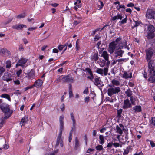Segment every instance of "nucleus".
I'll list each match as a JSON object with an SVG mask.
<instances>
[{
    "instance_id": "obj_1",
    "label": "nucleus",
    "mask_w": 155,
    "mask_h": 155,
    "mask_svg": "<svg viewBox=\"0 0 155 155\" xmlns=\"http://www.w3.org/2000/svg\"><path fill=\"white\" fill-rule=\"evenodd\" d=\"M108 87H109L107 90L108 95L112 97H115V96L118 94L121 91L120 88L118 87H116L113 85L109 84L107 88Z\"/></svg>"
},
{
    "instance_id": "obj_2",
    "label": "nucleus",
    "mask_w": 155,
    "mask_h": 155,
    "mask_svg": "<svg viewBox=\"0 0 155 155\" xmlns=\"http://www.w3.org/2000/svg\"><path fill=\"white\" fill-rule=\"evenodd\" d=\"M0 108L5 114V117L2 118V120H3V121L10 117L12 111L10 112L9 106L8 104L3 103L0 105Z\"/></svg>"
},
{
    "instance_id": "obj_3",
    "label": "nucleus",
    "mask_w": 155,
    "mask_h": 155,
    "mask_svg": "<svg viewBox=\"0 0 155 155\" xmlns=\"http://www.w3.org/2000/svg\"><path fill=\"white\" fill-rule=\"evenodd\" d=\"M145 51L146 53V59L147 61H148L151 59L153 54H154L155 48L152 46L150 48L145 50Z\"/></svg>"
},
{
    "instance_id": "obj_4",
    "label": "nucleus",
    "mask_w": 155,
    "mask_h": 155,
    "mask_svg": "<svg viewBox=\"0 0 155 155\" xmlns=\"http://www.w3.org/2000/svg\"><path fill=\"white\" fill-rule=\"evenodd\" d=\"M146 17V18L148 19L155 20V11L151 9H147Z\"/></svg>"
},
{
    "instance_id": "obj_5",
    "label": "nucleus",
    "mask_w": 155,
    "mask_h": 155,
    "mask_svg": "<svg viewBox=\"0 0 155 155\" xmlns=\"http://www.w3.org/2000/svg\"><path fill=\"white\" fill-rule=\"evenodd\" d=\"M64 116H61L59 117V121L60 123V132L58 136L61 137L62 134V132L64 129Z\"/></svg>"
},
{
    "instance_id": "obj_6",
    "label": "nucleus",
    "mask_w": 155,
    "mask_h": 155,
    "mask_svg": "<svg viewBox=\"0 0 155 155\" xmlns=\"http://www.w3.org/2000/svg\"><path fill=\"white\" fill-rule=\"evenodd\" d=\"M117 45L114 41H113L109 44V51L110 54H112L114 52Z\"/></svg>"
},
{
    "instance_id": "obj_7",
    "label": "nucleus",
    "mask_w": 155,
    "mask_h": 155,
    "mask_svg": "<svg viewBox=\"0 0 155 155\" xmlns=\"http://www.w3.org/2000/svg\"><path fill=\"white\" fill-rule=\"evenodd\" d=\"M27 60L25 58H21L19 59L16 64V67L17 68L18 66H22L24 68V65L27 62Z\"/></svg>"
},
{
    "instance_id": "obj_8",
    "label": "nucleus",
    "mask_w": 155,
    "mask_h": 155,
    "mask_svg": "<svg viewBox=\"0 0 155 155\" xmlns=\"http://www.w3.org/2000/svg\"><path fill=\"white\" fill-rule=\"evenodd\" d=\"M11 77L12 75L10 73L6 72L4 73L2 78L4 81H6L7 82H8L12 80V79L11 78Z\"/></svg>"
},
{
    "instance_id": "obj_9",
    "label": "nucleus",
    "mask_w": 155,
    "mask_h": 155,
    "mask_svg": "<svg viewBox=\"0 0 155 155\" xmlns=\"http://www.w3.org/2000/svg\"><path fill=\"white\" fill-rule=\"evenodd\" d=\"M131 104L130 103V100L128 99H127L124 100V104L123 106V109H127L131 108Z\"/></svg>"
},
{
    "instance_id": "obj_10",
    "label": "nucleus",
    "mask_w": 155,
    "mask_h": 155,
    "mask_svg": "<svg viewBox=\"0 0 155 155\" xmlns=\"http://www.w3.org/2000/svg\"><path fill=\"white\" fill-rule=\"evenodd\" d=\"M70 116L71 119L73 122V128H72V130L70 131L69 133V135H72L74 129H75V127L76 125V121L74 118V114L73 113H71Z\"/></svg>"
},
{
    "instance_id": "obj_11",
    "label": "nucleus",
    "mask_w": 155,
    "mask_h": 155,
    "mask_svg": "<svg viewBox=\"0 0 155 155\" xmlns=\"http://www.w3.org/2000/svg\"><path fill=\"white\" fill-rule=\"evenodd\" d=\"M26 26L24 24H18L13 26L12 28L13 29L17 30H21L23 28H26Z\"/></svg>"
},
{
    "instance_id": "obj_12",
    "label": "nucleus",
    "mask_w": 155,
    "mask_h": 155,
    "mask_svg": "<svg viewBox=\"0 0 155 155\" xmlns=\"http://www.w3.org/2000/svg\"><path fill=\"white\" fill-rule=\"evenodd\" d=\"M74 78H70L68 75L63 77L61 79V81L63 82H73Z\"/></svg>"
},
{
    "instance_id": "obj_13",
    "label": "nucleus",
    "mask_w": 155,
    "mask_h": 155,
    "mask_svg": "<svg viewBox=\"0 0 155 155\" xmlns=\"http://www.w3.org/2000/svg\"><path fill=\"white\" fill-rule=\"evenodd\" d=\"M91 81L94 83V84L97 86H98V85L101 84V80L100 79V78L97 76L94 77L92 81Z\"/></svg>"
},
{
    "instance_id": "obj_14",
    "label": "nucleus",
    "mask_w": 155,
    "mask_h": 155,
    "mask_svg": "<svg viewBox=\"0 0 155 155\" xmlns=\"http://www.w3.org/2000/svg\"><path fill=\"white\" fill-rule=\"evenodd\" d=\"M35 76V71L31 69L30 71L27 72L26 77H27L28 79H30L34 78Z\"/></svg>"
},
{
    "instance_id": "obj_15",
    "label": "nucleus",
    "mask_w": 155,
    "mask_h": 155,
    "mask_svg": "<svg viewBox=\"0 0 155 155\" xmlns=\"http://www.w3.org/2000/svg\"><path fill=\"white\" fill-rule=\"evenodd\" d=\"M42 83L43 81L41 80L38 79L35 81L33 86V87H35L37 88H39L42 85Z\"/></svg>"
},
{
    "instance_id": "obj_16",
    "label": "nucleus",
    "mask_w": 155,
    "mask_h": 155,
    "mask_svg": "<svg viewBox=\"0 0 155 155\" xmlns=\"http://www.w3.org/2000/svg\"><path fill=\"white\" fill-rule=\"evenodd\" d=\"M148 67L151 68H155V59L150 60L149 61Z\"/></svg>"
},
{
    "instance_id": "obj_17",
    "label": "nucleus",
    "mask_w": 155,
    "mask_h": 155,
    "mask_svg": "<svg viewBox=\"0 0 155 155\" xmlns=\"http://www.w3.org/2000/svg\"><path fill=\"white\" fill-rule=\"evenodd\" d=\"M124 52V51L123 50H122L121 49L119 50H118L115 52L114 53V56L115 57H117L118 56L122 57Z\"/></svg>"
},
{
    "instance_id": "obj_18",
    "label": "nucleus",
    "mask_w": 155,
    "mask_h": 155,
    "mask_svg": "<svg viewBox=\"0 0 155 155\" xmlns=\"http://www.w3.org/2000/svg\"><path fill=\"white\" fill-rule=\"evenodd\" d=\"M101 57H103L105 60H108L109 59V54L106 51H104L101 54Z\"/></svg>"
},
{
    "instance_id": "obj_19",
    "label": "nucleus",
    "mask_w": 155,
    "mask_h": 155,
    "mask_svg": "<svg viewBox=\"0 0 155 155\" xmlns=\"http://www.w3.org/2000/svg\"><path fill=\"white\" fill-rule=\"evenodd\" d=\"M28 120V117L26 116H25L21 119L20 124H22V126L25 125L26 123H27Z\"/></svg>"
},
{
    "instance_id": "obj_20",
    "label": "nucleus",
    "mask_w": 155,
    "mask_h": 155,
    "mask_svg": "<svg viewBox=\"0 0 155 155\" xmlns=\"http://www.w3.org/2000/svg\"><path fill=\"white\" fill-rule=\"evenodd\" d=\"M81 1H77L74 2V4L76 5L74 7V9L76 11H77L78 8H81L82 5V4H81Z\"/></svg>"
},
{
    "instance_id": "obj_21",
    "label": "nucleus",
    "mask_w": 155,
    "mask_h": 155,
    "mask_svg": "<svg viewBox=\"0 0 155 155\" xmlns=\"http://www.w3.org/2000/svg\"><path fill=\"white\" fill-rule=\"evenodd\" d=\"M127 45V43L126 41L123 42L120 41L118 43L117 47L120 49H121Z\"/></svg>"
},
{
    "instance_id": "obj_22",
    "label": "nucleus",
    "mask_w": 155,
    "mask_h": 155,
    "mask_svg": "<svg viewBox=\"0 0 155 155\" xmlns=\"http://www.w3.org/2000/svg\"><path fill=\"white\" fill-rule=\"evenodd\" d=\"M98 54L97 52L96 53H94L91 56V59L95 61H97L99 59Z\"/></svg>"
},
{
    "instance_id": "obj_23",
    "label": "nucleus",
    "mask_w": 155,
    "mask_h": 155,
    "mask_svg": "<svg viewBox=\"0 0 155 155\" xmlns=\"http://www.w3.org/2000/svg\"><path fill=\"white\" fill-rule=\"evenodd\" d=\"M150 76H155V68L148 67Z\"/></svg>"
},
{
    "instance_id": "obj_24",
    "label": "nucleus",
    "mask_w": 155,
    "mask_h": 155,
    "mask_svg": "<svg viewBox=\"0 0 155 155\" xmlns=\"http://www.w3.org/2000/svg\"><path fill=\"white\" fill-rule=\"evenodd\" d=\"M125 8V6L123 4L120 5L116 6L117 9L120 12H124Z\"/></svg>"
},
{
    "instance_id": "obj_25",
    "label": "nucleus",
    "mask_w": 155,
    "mask_h": 155,
    "mask_svg": "<svg viewBox=\"0 0 155 155\" xmlns=\"http://www.w3.org/2000/svg\"><path fill=\"white\" fill-rule=\"evenodd\" d=\"M123 78L125 79L131 78L132 77L131 73H127V72H125L123 74Z\"/></svg>"
},
{
    "instance_id": "obj_26",
    "label": "nucleus",
    "mask_w": 155,
    "mask_h": 155,
    "mask_svg": "<svg viewBox=\"0 0 155 155\" xmlns=\"http://www.w3.org/2000/svg\"><path fill=\"white\" fill-rule=\"evenodd\" d=\"M155 37V34L154 33L147 32V38L150 40L149 41L152 40Z\"/></svg>"
},
{
    "instance_id": "obj_27",
    "label": "nucleus",
    "mask_w": 155,
    "mask_h": 155,
    "mask_svg": "<svg viewBox=\"0 0 155 155\" xmlns=\"http://www.w3.org/2000/svg\"><path fill=\"white\" fill-rule=\"evenodd\" d=\"M125 94L128 97H132V95H133L132 92L130 88L127 89L125 91Z\"/></svg>"
},
{
    "instance_id": "obj_28",
    "label": "nucleus",
    "mask_w": 155,
    "mask_h": 155,
    "mask_svg": "<svg viewBox=\"0 0 155 155\" xmlns=\"http://www.w3.org/2000/svg\"><path fill=\"white\" fill-rule=\"evenodd\" d=\"M149 32H148L154 33L155 31V28L152 25L150 24L149 25L148 27Z\"/></svg>"
},
{
    "instance_id": "obj_29",
    "label": "nucleus",
    "mask_w": 155,
    "mask_h": 155,
    "mask_svg": "<svg viewBox=\"0 0 155 155\" xmlns=\"http://www.w3.org/2000/svg\"><path fill=\"white\" fill-rule=\"evenodd\" d=\"M9 52L6 49L2 48L0 49V54L1 55H6V53H8Z\"/></svg>"
},
{
    "instance_id": "obj_30",
    "label": "nucleus",
    "mask_w": 155,
    "mask_h": 155,
    "mask_svg": "<svg viewBox=\"0 0 155 155\" xmlns=\"http://www.w3.org/2000/svg\"><path fill=\"white\" fill-rule=\"evenodd\" d=\"M111 83L112 84H111V85H113L114 86H118L120 85V82L118 80L113 79L111 81Z\"/></svg>"
},
{
    "instance_id": "obj_31",
    "label": "nucleus",
    "mask_w": 155,
    "mask_h": 155,
    "mask_svg": "<svg viewBox=\"0 0 155 155\" xmlns=\"http://www.w3.org/2000/svg\"><path fill=\"white\" fill-rule=\"evenodd\" d=\"M75 149L76 150L80 146L79 142L77 137H76L75 138Z\"/></svg>"
},
{
    "instance_id": "obj_32",
    "label": "nucleus",
    "mask_w": 155,
    "mask_h": 155,
    "mask_svg": "<svg viewBox=\"0 0 155 155\" xmlns=\"http://www.w3.org/2000/svg\"><path fill=\"white\" fill-rule=\"evenodd\" d=\"M98 6L97 8L99 10L101 9L104 6L103 2L101 1H98V2L97 3Z\"/></svg>"
},
{
    "instance_id": "obj_33",
    "label": "nucleus",
    "mask_w": 155,
    "mask_h": 155,
    "mask_svg": "<svg viewBox=\"0 0 155 155\" xmlns=\"http://www.w3.org/2000/svg\"><path fill=\"white\" fill-rule=\"evenodd\" d=\"M133 22L135 23V24L134 26H132V29L136 27H137L138 26L140 25V24L141 23V22L138 21H133Z\"/></svg>"
},
{
    "instance_id": "obj_34",
    "label": "nucleus",
    "mask_w": 155,
    "mask_h": 155,
    "mask_svg": "<svg viewBox=\"0 0 155 155\" xmlns=\"http://www.w3.org/2000/svg\"><path fill=\"white\" fill-rule=\"evenodd\" d=\"M154 77H155V76H150V77L148 79V81L150 83H155V78Z\"/></svg>"
},
{
    "instance_id": "obj_35",
    "label": "nucleus",
    "mask_w": 155,
    "mask_h": 155,
    "mask_svg": "<svg viewBox=\"0 0 155 155\" xmlns=\"http://www.w3.org/2000/svg\"><path fill=\"white\" fill-rule=\"evenodd\" d=\"M1 96L2 98H4L7 99L10 101L11 100L10 96L7 94H3Z\"/></svg>"
},
{
    "instance_id": "obj_36",
    "label": "nucleus",
    "mask_w": 155,
    "mask_h": 155,
    "mask_svg": "<svg viewBox=\"0 0 155 155\" xmlns=\"http://www.w3.org/2000/svg\"><path fill=\"white\" fill-rule=\"evenodd\" d=\"M64 46H65V48L64 50L63 51V52L65 51L67 49V47L68 46L69 48H71L72 47V45L71 43H70L69 42H68L66 43Z\"/></svg>"
},
{
    "instance_id": "obj_37",
    "label": "nucleus",
    "mask_w": 155,
    "mask_h": 155,
    "mask_svg": "<svg viewBox=\"0 0 155 155\" xmlns=\"http://www.w3.org/2000/svg\"><path fill=\"white\" fill-rule=\"evenodd\" d=\"M134 108L136 112H139L141 111V108L140 106H136Z\"/></svg>"
},
{
    "instance_id": "obj_38",
    "label": "nucleus",
    "mask_w": 155,
    "mask_h": 155,
    "mask_svg": "<svg viewBox=\"0 0 155 155\" xmlns=\"http://www.w3.org/2000/svg\"><path fill=\"white\" fill-rule=\"evenodd\" d=\"M123 110L122 109H120L117 110V117L120 118L121 117V114L122 113Z\"/></svg>"
},
{
    "instance_id": "obj_39",
    "label": "nucleus",
    "mask_w": 155,
    "mask_h": 155,
    "mask_svg": "<svg viewBox=\"0 0 155 155\" xmlns=\"http://www.w3.org/2000/svg\"><path fill=\"white\" fill-rule=\"evenodd\" d=\"M99 137L100 140L99 142L100 144L102 145L103 144L104 142V136L102 135H100Z\"/></svg>"
},
{
    "instance_id": "obj_40",
    "label": "nucleus",
    "mask_w": 155,
    "mask_h": 155,
    "mask_svg": "<svg viewBox=\"0 0 155 155\" xmlns=\"http://www.w3.org/2000/svg\"><path fill=\"white\" fill-rule=\"evenodd\" d=\"M116 129L117 130V133L120 134V135H121L123 133V131L122 129L120 127H119L118 125L116 126Z\"/></svg>"
},
{
    "instance_id": "obj_41",
    "label": "nucleus",
    "mask_w": 155,
    "mask_h": 155,
    "mask_svg": "<svg viewBox=\"0 0 155 155\" xmlns=\"http://www.w3.org/2000/svg\"><path fill=\"white\" fill-rule=\"evenodd\" d=\"M6 67L7 68H10L11 67V62L10 60H7L6 61Z\"/></svg>"
},
{
    "instance_id": "obj_42",
    "label": "nucleus",
    "mask_w": 155,
    "mask_h": 155,
    "mask_svg": "<svg viewBox=\"0 0 155 155\" xmlns=\"http://www.w3.org/2000/svg\"><path fill=\"white\" fill-rule=\"evenodd\" d=\"M90 76H88L87 77V78L89 79L91 81H92L93 79H94V77L95 76H93L92 71H91L90 73H89Z\"/></svg>"
},
{
    "instance_id": "obj_43",
    "label": "nucleus",
    "mask_w": 155,
    "mask_h": 155,
    "mask_svg": "<svg viewBox=\"0 0 155 155\" xmlns=\"http://www.w3.org/2000/svg\"><path fill=\"white\" fill-rule=\"evenodd\" d=\"M96 149L97 150L101 151L103 149V146L101 145H98L95 147Z\"/></svg>"
},
{
    "instance_id": "obj_44",
    "label": "nucleus",
    "mask_w": 155,
    "mask_h": 155,
    "mask_svg": "<svg viewBox=\"0 0 155 155\" xmlns=\"http://www.w3.org/2000/svg\"><path fill=\"white\" fill-rule=\"evenodd\" d=\"M25 16V13H23L22 14H21L18 15H17L16 17L17 18L20 19L21 18H24Z\"/></svg>"
},
{
    "instance_id": "obj_45",
    "label": "nucleus",
    "mask_w": 155,
    "mask_h": 155,
    "mask_svg": "<svg viewBox=\"0 0 155 155\" xmlns=\"http://www.w3.org/2000/svg\"><path fill=\"white\" fill-rule=\"evenodd\" d=\"M75 48L77 51L79 50L80 48V46L79 45V39H78L76 43Z\"/></svg>"
},
{
    "instance_id": "obj_46",
    "label": "nucleus",
    "mask_w": 155,
    "mask_h": 155,
    "mask_svg": "<svg viewBox=\"0 0 155 155\" xmlns=\"http://www.w3.org/2000/svg\"><path fill=\"white\" fill-rule=\"evenodd\" d=\"M61 137L58 136L57 138L56 143V146H58L60 143L61 142Z\"/></svg>"
},
{
    "instance_id": "obj_47",
    "label": "nucleus",
    "mask_w": 155,
    "mask_h": 155,
    "mask_svg": "<svg viewBox=\"0 0 155 155\" xmlns=\"http://www.w3.org/2000/svg\"><path fill=\"white\" fill-rule=\"evenodd\" d=\"M150 44H151L152 46L153 47H155V38L153 39V40H151L150 41Z\"/></svg>"
},
{
    "instance_id": "obj_48",
    "label": "nucleus",
    "mask_w": 155,
    "mask_h": 155,
    "mask_svg": "<svg viewBox=\"0 0 155 155\" xmlns=\"http://www.w3.org/2000/svg\"><path fill=\"white\" fill-rule=\"evenodd\" d=\"M112 97L110 98L109 97H107L106 98L105 100L106 101H108L111 103H113L114 102L113 99L112 98Z\"/></svg>"
},
{
    "instance_id": "obj_49",
    "label": "nucleus",
    "mask_w": 155,
    "mask_h": 155,
    "mask_svg": "<svg viewBox=\"0 0 155 155\" xmlns=\"http://www.w3.org/2000/svg\"><path fill=\"white\" fill-rule=\"evenodd\" d=\"M106 64V61L103 60L101 61L100 63L99 64L100 66L101 67H103Z\"/></svg>"
},
{
    "instance_id": "obj_50",
    "label": "nucleus",
    "mask_w": 155,
    "mask_h": 155,
    "mask_svg": "<svg viewBox=\"0 0 155 155\" xmlns=\"http://www.w3.org/2000/svg\"><path fill=\"white\" fill-rule=\"evenodd\" d=\"M96 72L99 74H103V69L101 68H98L96 71Z\"/></svg>"
},
{
    "instance_id": "obj_51",
    "label": "nucleus",
    "mask_w": 155,
    "mask_h": 155,
    "mask_svg": "<svg viewBox=\"0 0 155 155\" xmlns=\"http://www.w3.org/2000/svg\"><path fill=\"white\" fill-rule=\"evenodd\" d=\"M121 40L122 38H121L119 37L117 38L114 41L115 43L117 45L118 44V43L121 41Z\"/></svg>"
},
{
    "instance_id": "obj_52",
    "label": "nucleus",
    "mask_w": 155,
    "mask_h": 155,
    "mask_svg": "<svg viewBox=\"0 0 155 155\" xmlns=\"http://www.w3.org/2000/svg\"><path fill=\"white\" fill-rule=\"evenodd\" d=\"M5 69L4 68L0 66V75L2 74L5 71Z\"/></svg>"
},
{
    "instance_id": "obj_53",
    "label": "nucleus",
    "mask_w": 155,
    "mask_h": 155,
    "mask_svg": "<svg viewBox=\"0 0 155 155\" xmlns=\"http://www.w3.org/2000/svg\"><path fill=\"white\" fill-rule=\"evenodd\" d=\"M134 97L133 96L131 97H130V100L131 103V104H132V105H135V101L134 100Z\"/></svg>"
},
{
    "instance_id": "obj_54",
    "label": "nucleus",
    "mask_w": 155,
    "mask_h": 155,
    "mask_svg": "<svg viewBox=\"0 0 155 155\" xmlns=\"http://www.w3.org/2000/svg\"><path fill=\"white\" fill-rule=\"evenodd\" d=\"M101 38V37L99 36L98 35H96L95 37L94 38V40L95 41H97Z\"/></svg>"
},
{
    "instance_id": "obj_55",
    "label": "nucleus",
    "mask_w": 155,
    "mask_h": 155,
    "mask_svg": "<svg viewBox=\"0 0 155 155\" xmlns=\"http://www.w3.org/2000/svg\"><path fill=\"white\" fill-rule=\"evenodd\" d=\"M108 71V68H104L103 70V72L104 74L105 75H106Z\"/></svg>"
},
{
    "instance_id": "obj_56",
    "label": "nucleus",
    "mask_w": 155,
    "mask_h": 155,
    "mask_svg": "<svg viewBox=\"0 0 155 155\" xmlns=\"http://www.w3.org/2000/svg\"><path fill=\"white\" fill-rule=\"evenodd\" d=\"M127 16H126V17L125 18L123 19L121 21H120V23L121 24H124L125 23H126L127 22Z\"/></svg>"
},
{
    "instance_id": "obj_57",
    "label": "nucleus",
    "mask_w": 155,
    "mask_h": 155,
    "mask_svg": "<svg viewBox=\"0 0 155 155\" xmlns=\"http://www.w3.org/2000/svg\"><path fill=\"white\" fill-rule=\"evenodd\" d=\"M127 60L126 58H120L117 60L118 62H122L126 61Z\"/></svg>"
},
{
    "instance_id": "obj_58",
    "label": "nucleus",
    "mask_w": 155,
    "mask_h": 155,
    "mask_svg": "<svg viewBox=\"0 0 155 155\" xmlns=\"http://www.w3.org/2000/svg\"><path fill=\"white\" fill-rule=\"evenodd\" d=\"M69 97L71 98L73 97V95L72 90H69Z\"/></svg>"
},
{
    "instance_id": "obj_59",
    "label": "nucleus",
    "mask_w": 155,
    "mask_h": 155,
    "mask_svg": "<svg viewBox=\"0 0 155 155\" xmlns=\"http://www.w3.org/2000/svg\"><path fill=\"white\" fill-rule=\"evenodd\" d=\"M147 141H150V144L151 146L152 147H155V143H154V142L153 141H151L150 140H147Z\"/></svg>"
},
{
    "instance_id": "obj_60",
    "label": "nucleus",
    "mask_w": 155,
    "mask_h": 155,
    "mask_svg": "<svg viewBox=\"0 0 155 155\" xmlns=\"http://www.w3.org/2000/svg\"><path fill=\"white\" fill-rule=\"evenodd\" d=\"M89 92L88 88L87 87H86L84 91H83V94H88Z\"/></svg>"
},
{
    "instance_id": "obj_61",
    "label": "nucleus",
    "mask_w": 155,
    "mask_h": 155,
    "mask_svg": "<svg viewBox=\"0 0 155 155\" xmlns=\"http://www.w3.org/2000/svg\"><path fill=\"white\" fill-rule=\"evenodd\" d=\"M22 70L21 69H20L16 72V74L17 76L19 77L20 74L22 73Z\"/></svg>"
},
{
    "instance_id": "obj_62",
    "label": "nucleus",
    "mask_w": 155,
    "mask_h": 155,
    "mask_svg": "<svg viewBox=\"0 0 155 155\" xmlns=\"http://www.w3.org/2000/svg\"><path fill=\"white\" fill-rule=\"evenodd\" d=\"M64 47L65 48V46H64V45H59L58 48L59 50L61 51L63 50Z\"/></svg>"
},
{
    "instance_id": "obj_63",
    "label": "nucleus",
    "mask_w": 155,
    "mask_h": 155,
    "mask_svg": "<svg viewBox=\"0 0 155 155\" xmlns=\"http://www.w3.org/2000/svg\"><path fill=\"white\" fill-rule=\"evenodd\" d=\"M33 88V85L30 86H28L27 87H25L24 89L25 91H26L29 89H31V88Z\"/></svg>"
},
{
    "instance_id": "obj_64",
    "label": "nucleus",
    "mask_w": 155,
    "mask_h": 155,
    "mask_svg": "<svg viewBox=\"0 0 155 155\" xmlns=\"http://www.w3.org/2000/svg\"><path fill=\"white\" fill-rule=\"evenodd\" d=\"M155 123V117H152L151 119V124H153Z\"/></svg>"
}]
</instances>
